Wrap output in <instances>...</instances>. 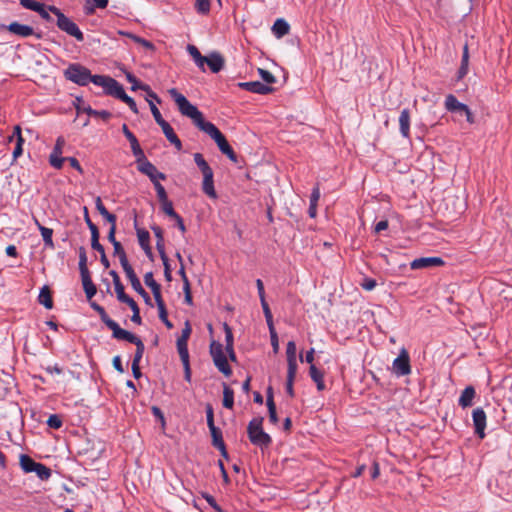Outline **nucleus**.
Masks as SVG:
<instances>
[{"mask_svg":"<svg viewBox=\"0 0 512 512\" xmlns=\"http://www.w3.org/2000/svg\"><path fill=\"white\" fill-rule=\"evenodd\" d=\"M392 370L397 377L406 376L411 373L410 356L405 348H402L398 357L393 360Z\"/></svg>","mask_w":512,"mask_h":512,"instance_id":"8","label":"nucleus"},{"mask_svg":"<svg viewBox=\"0 0 512 512\" xmlns=\"http://www.w3.org/2000/svg\"><path fill=\"white\" fill-rule=\"evenodd\" d=\"M114 288H115V292H116V295H117V299L120 302L128 304L131 301H133V299L125 293L124 286H123V284L121 282L120 283H116L114 285Z\"/></svg>","mask_w":512,"mask_h":512,"instance_id":"45","label":"nucleus"},{"mask_svg":"<svg viewBox=\"0 0 512 512\" xmlns=\"http://www.w3.org/2000/svg\"><path fill=\"white\" fill-rule=\"evenodd\" d=\"M210 433L212 436V443L213 446L217 449H219L223 456L227 457L226 447L223 441L222 432L219 428L214 427L210 428Z\"/></svg>","mask_w":512,"mask_h":512,"instance_id":"25","label":"nucleus"},{"mask_svg":"<svg viewBox=\"0 0 512 512\" xmlns=\"http://www.w3.org/2000/svg\"><path fill=\"white\" fill-rule=\"evenodd\" d=\"M81 281L83 285V289L85 291L86 297L91 299L97 293V289L95 284L93 283L90 274L81 276Z\"/></svg>","mask_w":512,"mask_h":512,"instance_id":"36","label":"nucleus"},{"mask_svg":"<svg viewBox=\"0 0 512 512\" xmlns=\"http://www.w3.org/2000/svg\"><path fill=\"white\" fill-rule=\"evenodd\" d=\"M296 344L294 341H289L286 346V357H287V370H297V358H296Z\"/></svg>","mask_w":512,"mask_h":512,"instance_id":"21","label":"nucleus"},{"mask_svg":"<svg viewBox=\"0 0 512 512\" xmlns=\"http://www.w3.org/2000/svg\"><path fill=\"white\" fill-rule=\"evenodd\" d=\"M20 465L25 472H27V473L32 472V458L29 455H26V454L21 455Z\"/></svg>","mask_w":512,"mask_h":512,"instance_id":"55","label":"nucleus"},{"mask_svg":"<svg viewBox=\"0 0 512 512\" xmlns=\"http://www.w3.org/2000/svg\"><path fill=\"white\" fill-rule=\"evenodd\" d=\"M108 82L109 83L107 84L104 92L107 95L120 99L121 101L126 103L135 114H138L139 111L135 100L126 94L123 86L112 77L110 80H108Z\"/></svg>","mask_w":512,"mask_h":512,"instance_id":"5","label":"nucleus"},{"mask_svg":"<svg viewBox=\"0 0 512 512\" xmlns=\"http://www.w3.org/2000/svg\"><path fill=\"white\" fill-rule=\"evenodd\" d=\"M194 161L198 168L200 169V171L202 172L203 177L207 175H214L213 170L208 165L207 161L204 159L201 153L194 154Z\"/></svg>","mask_w":512,"mask_h":512,"instance_id":"38","label":"nucleus"},{"mask_svg":"<svg viewBox=\"0 0 512 512\" xmlns=\"http://www.w3.org/2000/svg\"><path fill=\"white\" fill-rule=\"evenodd\" d=\"M120 35H123V36H126V37H129L130 39H132L134 42L142 45L143 47L147 48V49H152L153 48V44L144 39V38H141L135 34H132L130 32H126V31H120L119 32Z\"/></svg>","mask_w":512,"mask_h":512,"instance_id":"43","label":"nucleus"},{"mask_svg":"<svg viewBox=\"0 0 512 512\" xmlns=\"http://www.w3.org/2000/svg\"><path fill=\"white\" fill-rule=\"evenodd\" d=\"M126 78L132 84V87H131L132 90L141 89V90L147 91L148 95L151 98L155 99L158 103L161 102V100L158 98V96L154 92L150 91L149 86H147V85H140L138 83V80L136 79V77L134 75L128 73Z\"/></svg>","mask_w":512,"mask_h":512,"instance_id":"35","label":"nucleus"},{"mask_svg":"<svg viewBox=\"0 0 512 512\" xmlns=\"http://www.w3.org/2000/svg\"><path fill=\"white\" fill-rule=\"evenodd\" d=\"M126 277L128 278V280L130 281L131 283V286L132 288L138 293V292H143L144 293V288L142 287L141 285V282L140 280L138 279L137 275L135 274L134 271L131 272V274H127Z\"/></svg>","mask_w":512,"mask_h":512,"instance_id":"51","label":"nucleus"},{"mask_svg":"<svg viewBox=\"0 0 512 512\" xmlns=\"http://www.w3.org/2000/svg\"><path fill=\"white\" fill-rule=\"evenodd\" d=\"M149 106H150L151 113H152V115H153V117H154V119H155L156 123H157L159 126H161V125H163L164 123H166V122H167V121H165V120L163 119V117H162V115H161V113H160L159 109L157 108V106H156L153 102L149 101Z\"/></svg>","mask_w":512,"mask_h":512,"instance_id":"54","label":"nucleus"},{"mask_svg":"<svg viewBox=\"0 0 512 512\" xmlns=\"http://www.w3.org/2000/svg\"><path fill=\"white\" fill-rule=\"evenodd\" d=\"M79 270L81 276L90 274L87 268V255L84 247L79 248Z\"/></svg>","mask_w":512,"mask_h":512,"instance_id":"42","label":"nucleus"},{"mask_svg":"<svg viewBox=\"0 0 512 512\" xmlns=\"http://www.w3.org/2000/svg\"><path fill=\"white\" fill-rule=\"evenodd\" d=\"M271 30L273 35L280 39L289 33L290 25L285 19L279 18L274 22Z\"/></svg>","mask_w":512,"mask_h":512,"instance_id":"22","label":"nucleus"},{"mask_svg":"<svg viewBox=\"0 0 512 512\" xmlns=\"http://www.w3.org/2000/svg\"><path fill=\"white\" fill-rule=\"evenodd\" d=\"M468 71H469V50H468V46L465 45L463 48L461 65L457 72V80L463 79L468 74Z\"/></svg>","mask_w":512,"mask_h":512,"instance_id":"29","label":"nucleus"},{"mask_svg":"<svg viewBox=\"0 0 512 512\" xmlns=\"http://www.w3.org/2000/svg\"><path fill=\"white\" fill-rule=\"evenodd\" d=\"M475 397V389L472 386H467L461 393L458 403L462 408H466L472 405Z\"/></svg>","mask_w":512,"mask_h":512,"instance_id":"27","label":"nucleus"},{"mask_svg":"<svg viewBox=\"0 0 512 512\" xmlns=\"http://www.w3.org/2000/svg\"><path fill=\"white\" fill-rule=\"evenodd\" d=\"M203 498L206 502L217 512H223L221 507L217 504L215 498L210 494H204Z\"/></svg>","mask_w":512,"mask_h":512,"instance_id":"64","label":"nucleus"},{"mask_svg":"<svg viewBox=\"0 0 512 512\" xmlns=\"http://www.w3.org/2000/svg\"><path fill=\"white\" fill-rule=\"evenodd\" d=\"M66 141L63 136L56 139L52 152L49 155V164L55 169H61L66 158L62 156Z\"/></svg>","mask_w":512,"mask_h":512,"instance_id":"10","label":"nucleus"},{"mask_svg":"<svg viewBox=\"0 0 512 512\" xmlns=\"http://www.w3.org/2000/svg\"><path fill=\"white\" fill-rule=\"evenodd\" d=\"M145 284L152 290L153 296L156 299L162 298L161 296V286L154 279L152 272H147L144 275Z\"/></svg>","mask_w":512,"mask_h":512,"instance_id":"28","label":"nucleus"},{"mask_svg":"<svg viewBox=\"0 0 512 512\" xmlns=\"http://www.w3.org/2000/svg\"><path fill=\"white\" fill-rule=\"evenodd\" d=\"M266 405L268 408L270 422L276 424L278 422V417L271 388H269L267 391Z\"/></svg>","mask_w":512,"mask_h":512,"instance_id":"33","label":"nucleus"},{"mask_svg":"<svg viewBox=\"0 0 512 512\" xmlns=\"http://www.w3.org/2000/svg\"><path fill=\"white\" fill-rule=\"evenodd\" d=\"M238 86L243 90L260 95H266L273 91L271 86L266 85L260 81L239 82Z\"/></svg>","mask_w":512,"mask_h":512,"instance_id":"12","label":"nucleus"},{"mask_svg":"<svg viewBox=\"0 0 512 512\" xmlns=\"http://www.w3.org/2000/svg\"><path fill=\"white\" fill-rule=\"evenodd\" d=\"M3 28L7 29L10 33L20 37H29L32 35V27L18 22H12L8 26L3 25Z\"/></svg>","mask_w":512,"mask_h":512,"instance_id":"17","label":"nucleus"},{"mask_svg":"<svg viewBox=\"0 0 512 512\" xmlns=\"http://www.w3.org/2000/svg\"><path fill=\"white\" fill-rule=\"evenodd\" d=\"M38 302L42 304L46 309H52L53 308V299L51 295V291L48 286H43L40 289L39 295H38Z\"/></svg>","mask_w":512,"mask_h":512,"instance_id":"31","label":"nucleus"},{"mask_svg":"<svg viewBox=\"0 0 512 512\" xmlns=\"http://www.w3.org/2000/svg\"><path fill=\"white\" fill-rule=\"evenodd\" d=\"M320 199V189L318 186L314 187L311 195H310V205L308 209V214L311 218H315L317 216V204Z\"/></svg>","mask_w":512,"mask_h":512,"instance_id":"34","label":"nucleus"},{"mask_svg":"<svg viewBox=\"0 0 512 512\" xmlns=\"http://www.w3.org/2000/svg\"><path fill=\"white\" fill-rule=\"evenodd\" d=\"M234 405V391L224 384L223 389V406L227 409H232Z\"/></svg>","mask_w":512,"mask_h":512,"instance_id":"41","label":"nucleus"},{"mask_svg":"<svg viewBox=\"0 0 512 512\" xmlns=\"http://www.w3.org/2000/svg\"><path fill=\"white\" fill-rule=\"evenodd\" d=\"M400 133L404 138L410 135V113L408 109H403L399 116Z\"/></svg>","mask_w":512,"mask_h":512,"instance_id":"24","label":"nucleus"},{"mask_svg":"<svg viewBox=\"0 0 512 512\" xmlns=\"http://www.w3.org/2000/svg\"><path fill=\"white\" fill-rule=\"evenodd\" d=\"M136 162L138 164V170L148 176L153 184L166 179L165 174L158 171L155 165L147 160L145 156L144 158L136 159Z\"/></svg>","mask_w":512,"mask_h":512,"instance_id":"9","label":"nucleus"},{"mask_svg":"<svg viewBox=\"0 0 512 512\" xmlns=\"http://www.w3.org/2000/svg\"><path fill=\"white\" fill-rule=\"evenodd\" d=\"M107 327L112 330L113 338L117 340H125L129 343H133L138 337L133 333L122 329L116 321L110 322Z\"/></svg>","mask_w":512,"mask_h":512,"instance_id":"13","label":"nucleus"},{"mask_svg":"<svg viewBox=\"0 0 512 512\" xmlns=\"http://www.w3.org/2000/svg\"><path fill=\"white\" fill-rule=\"evenodd\" d=\"M203 132L208 134L216 142L219 150L223 154H225L231 161L237 162V155L234 150L227 142L225 136L213 123L206 125V129Z\"/></svg>","mask_w":512,"mask_h":512,"instance_id":"4","label":"nucleus"},{"mask_svg":"<svg viewBox=\"0 0 512 512\" xmlns=\"http://www.w3.org/2000/svg\"><path fill=\"white\" fill-rule=\"evenodd\" d=\"M210 354L217 369L225 376H230L232 370L224 353L223 345L219 342L213 341L210 345Z\"/></svg>","mask_w":512,"mask_h":512,"instance_id":"7","label":"nucleus"},{"mask_svg":"<svg viewBox=\"0 0 512 512\" xmlns=\"http://www.w3.org/2000/svg\"><path fill=\"white\" fill-rule=\"evenodd\" d=\"M91 308L96 311L98 313V315L100 316L101 318V321L107 326L110 322L113 321V319H111L108 314L106 313L105 309L97 304L96 302H91Z\"/></svg>","mask_w":512,"mask_h":512,"instance_id":"46","label":"nucleus"},{"mask_svg":"<svg viewBox=\"0 0 512 512\" xmlns=\"http://www.w3.org/2000/svg\"><path fill=\"white\" fill-rule=\"evenodd\" d=\"M122 132L130 143L131 150L136 159L144 158V152L136 138L126 124L122 125Z\"/></svg>","mask_w":512,"mask_h":512,"instance_id":"15","label":"nucleus"},{"mask_svg":"<svg viewBox=\"0 0 512 512\" xmlns=\"http://www.w3.org/2000/svg\"><path fill=\"white\" fill-rule=\"evenodd\" d=\"M309 375L311 379L316 383L317 390L323 391L326 386L324 383V375L315 365H310Z\"/></svg>","mask_w":512,"mask_h":512,"instance_id":"30","label":"nucleus"},{"mask_svg":"<svg viewBox=\"0 0 512 512\" xmlns=\"http://www.w3.org/2000/svg\"><path fill=\"white\" fill-rule=\"evenodd\" d=\"M263 418H253L247 427L249 440L252 444L259 447H267L271 444L272 439L268 433L263 430Z\"/></svg>","mask_w":512,"mask_h":512,"instance_id":"3","label":"nucleus"},{"mask_svg":"<svg viewBox=\"0 0 512 512\" xmlns=\"http://www.w3.org/2000/svg\"><path fill=\"white\" fill-rule=\"evenodd\" d=\"M297 370H287L286 392L290 397L294 396L293 383Z\"/></svg>","mask_w":512,"mask_h":512,"instance_id":"48","label":"nucleus"},{"mask_svg":"<svg viewBox=\"0 0 512 512\" xmlns=\"http://www.w3.org/2000/svg\"><path fill=\"white\" fill-rule=\"evenodd\" d=\"M132 344H134L136 346V352H135L132 363L139 364L143 357L145 346L139 337Z\"/></svg>","mask_w":512,"mask_h":512,"instance_id":"47","label":"nucleus"},{"mask_svg":"<svg viewBox=\"0 0 512 512\" xmlns=\"http://www.w3.org/2000/svg\"><path fill=\"white\" fill-rule=\"evenodd\" d=\"M258 72L262 80L265 82L264 84L269 85L275 83L276 78L271 72L261 68L258 69Z\"/></svg>","mask_w":512,"mask_h":512,"instance_id":"56","label":"nucleus"},{"mask_svg":"<svg viewBox=\"0 0 512 512\" xmlns=\"http://www.w3.org/2000/svg\"><path fill=\"white\" fill-rule=\"evenodd\" d=\"M34 474L41 481H47L52 476V470L44 464L34 461Z\"/></svg>","mask_w":512,"mask_h":512,"instance_id":"37","label":"nucleus"},{"mask_svg":"<svg viewBox=\"0 0 512 512\" xmlns=\"http://www.w3.org/2000/svg\"><path fill=\"white\" fill-rule=\"evenodd\" d=\"M472 419L474 424L475 434L483 439L485 437L486 428V413L480 407L473 410Z\"/></svg>","mask_w":512,"mask_h":512,"instance_id":"11","label":"nucleus"},{"mask_svg":"<svg viewBox=\"0 0 512 512\" xmlns=\"http://www.w3.org/2000/svg\"><path fill=\"white\" fill-rule=\"evenodd\" d=\"M161 207L164 213L171 218H175L177 215H179L178 213L175 212L173 204L170 200L162 202Z\"/></svg>","mask_w":512,"mask_h":512,"instance_id":"57","label":"nucleus"},{"mask_svg":"<svg viewBox=\"0 0 512 512\" xmlns=\"http://www.w3.org/2000/svg\"><path fill=\"white\" fill-rule=\"evenodd\" d=\"M119 262L125 272V274H131L133 270L132 266L130 265L128 259H127V255L126 254H123L121 257H119Z\"/></svg>","mask_w":512,"mask_h":512,"instance_id":"62","label":"nucleus"},{"mask_svg":"<svg viewBox=\"0 0 512 512\" xmlns=\"http://www.w3.org/2000/svg\"><path fill=\"white\" fill-rule=\"evenodd\" d=\"M137 236H138V242L141 248L147 247L150 245V234L145 229H138L137 230Z\"/></svg>","mask_w":512,"mask_h":512,"instance_id":"49","label":"nucleus"},{"mask_svg":"<svg viewBox=\"0 0 512 512\" xmlns=\"http://www.w3.org/2000/svg\"><path fill=\"white\" fill-rule=\"evenodd\" d=\"M108 0H87V5L90 6V10L95 8L104 9L108 6Z\"/></svg>","mask_w":512,"mask_h":512,"instance_id":"60","label":"nucleus"},{"mask_svg":"<svg viewBox=\"0 0 512 512\" xmlns=\"http://www.w3.org/2000/svg\"><path fill=\"white\" fill-rule=\"evenodd\" d=\"M444 105L447 111L459 114H462L468 108L466 104L459 102L453 94L446 96Z\"/></svg>","mask_w":512,"mask_h":512,"instance_id":"16","label":"nucleus"},{"mask_svg":"<svg viewBox=\"0 0 512 512\" xmlns=\"http://www.w3.org/2000/svg\"><path fill=\"white\" fill-rule=\"evenodd\" d=\"M167 140L175 146V148L179 151L182 149V143L173 128L170 126L168 122L164 123L160 126Z\"/></svg>","mask_w":512,"mask_h":512,"instance_id":"23","label":"nucleus"},{"mask_svg":"<svg viewBox=\"0 0 512 512\" xmlns=\"http://www.w3.org/2000/svg\"><path fill=\"white\" fill-rule=\"evenodd\" d=\"M214 175H207L203 177L202 190L211 199L217 198V193L214 188Z\"/></svg>","mask_w":512,"mask_h":512,"instance_id":"32","label":"nucleus"},{"mask_svg":"<svg viewBox=\"0 0 512 512\" xmlns=\"http://www.w3.org/2000/svg\"><path fill=\"white\" fill-rule=\"evenodd\" d=\"M223 330L225 332V343H226L225 348L231 349V347H233V345H234V337H233L232 329L230 328V326L227 323H224Z\"/></svg>","mask_w":512,"mask_h":512,"instance_id":"53","label":"nucleus"},{"mask_svg":"<svg viewBox=\"0 0 512 512\" xmlns=\"http://www.w3.org/2000/svg\"><path fill=\"white\" fill-rule=\"evenodd\" d=\"M77 112L78 113H86L88 114L89 116H92V117H96V118H101L105 121L109 120L112 116V114L107 111V110H95L93 108H91V106L89 105H81V106H77Z\"/></svg>","mask_w":512,"mask_h":512,"instance_id":"19","label":"nucleus"},{"mask_svg":"<svg viewBox=\"0 0 512 512\" xmlns=\"http://www.w3.org/2000/svg\"><path fill=\"white\" fill-rule=\"evenodd\" d=\"M34 224L37 225L38 229L41 232L45 247L49 248V249H54V242L52 239L53 230L51 228L42 226L35 218H34Z\"/></svg>","mask_w":512,"mask_h":512,"instance_id":"26","label":"nucleus"},{"mask_svg":"<svg viewBox=\"0 0 512 512\" xmlns=\"http://www.w3.org/2000/svg\"><path fill=\"white\" fill-rule=\"evenodd\" d=\"M153 185H154L155 190L157 192V197H158L160 203L169 200L168 196H167V193H166V190H165L164 186L160 182H157V183H155Z\"/></svg>","mask_w":512,"mask_h":512,"instance_id":"58","label":"nucleus"},{"mask_svg":"<svg viewBox=\"0 0 512 512\" xmlns=\"http://www.w3.org/2000/svg\"><path fill=\"white\" fill-rule=\"evenodd\" d=\"M177 350L182 362H187L189 359V352L187 347V341L178 338L177 340Z\"/></svg>","mask_w":512,"mask_h":512,"instance_id":"44","label":"nucleus"},{"mask_svg":"<svg viewBox=\"0 0 512 512\" xmlns=\"http://www.w3.org/2000/svg\"><path fill=\"white\" fill-rule=\"evenodd\" d=\"M155 301H156V304H157L160 320L165 324V326L168 329H171L173 327V324L168 319L167 310H166V307H165L163 299L159 298V299H156Z\"/></svg>","mask_w":512,"mask_h":512,"instance_id":"40","label":"nucleus"},{"mask_svg":"<svg viewBox=\"0 0 512 512\" xmlns=\"http://www.w3.org/2000/svg\"><path fill=\"white\" fill-rule=\"evenodd\" d=\"M99 236L100 235H96V236H92L91 237V247L96 250L97 252L101 254H104L105 253V250H104V247L100 244L99 242Z\"/></svg>","mask_w":512,"mask_h":512,"instance_id":"63","label":"nucleus"},{"mask_svg":"<svg viewBox=\"0 0 512 512\" xmlns=\"http://www.w3.org/2000/svg\"><path fill=\"white\" fill-rule=\"evenodd\" d=\"M64 77L79 85L86 86L92 82L96 86L102 87L104 90L111 79L110 76L105 75H92L90 70L79 63H71L63 72Z\"/></svg>","mask_w":512,"mask_h":512,"instance_id":"1","label":"nucleus"},{"mask_svg":"<svg viewBox=\"0 0 512 512\" xmlns=\"http://www.w3.org/2000/svg\"><path fill=\"white\" fill-rule=\"evenodd\" d=\"M55 9H57L55 6L46 5L44 3L34 1V12H37L47 22L54 21L50 13L55 15Z\"/></svg>","mask_w":512,"mask_h":512,"instance_id":"18","label":"nucleus"},{"mask_svg":"<svg viewBox=\"0 0 512 512\" xmlns=\"http://www.w3.org/2000/svg\"><path fill=\"white\" fill-rule=\"evenodd\" d=\"M168 93L175 101L179 112L183 116L190 118L201 131L206 129V125H210L212 123L205 121L202 112L199 111L195 105L190 103L183 94L179 93L176 88L169 89Z\"/></svg>","mask_w":512,"mask_h":512,"instance_id":"2","label":"nucleus"},{"mask_svg":"<svg viewBox=\"0 0 512 512\" xmlns=\"http://www.w3.org/2000/svg\"><path fill=\"white\" fill-rule=\"evenodd\" d=\"M84 210H85V222L91 232V237L99 235V230H98L97 226L91 221V219L88 215L87 208H85Z\"/></svg>","mask_w":512,"mask_h":512,"instance_id":"61","label":"nucleus"},{"mask_svg":"<svg viewBox=\"0 0 512 512\" xmlns=\"http://www.w3.org/2000/svg\"><path fill=\"white\" fill-rule=\"evenodd\" d=\"M207 58L208 60L206 61V64L213 73H218L223 69L224 59L219 53L212 52L207 56Z\"/></svg>","mask_w":512,"mask_h":512,"instance_id":"20","label":"nucleus"},{"mask_svg":"<svg viewBox=\"0 0 512 512\" xmlns=\"http://www.w3.org/2000/svg\"><path fill=\"white\" fill-rule=\"evenodd\" d=\"M195 9L199 14H208L210 11V0H196Z\"/></svg>","mask_w":512,"mask_h":512,"instance_id":"50","label":"nucleus"},{"mask_svg":"<svg viewBox=\"0 0 512 512\" xmlns=\"http://www.w3.org/2000/svg\"><path fill=\"white\" fill-rule=\"evenodd\" d=\"M127 305L131 308V310L133 312L132 317H131V321L136 323V324H138V325L141 324L142 320H141V317H140V309H139L137 303L133 300L130 303H128Z\"/></svg>","mask_w":512,"mask_h":512,"instance_id":"52","label":"nucleus"},{"mask_svg":"<svg viewBox=\"0 0 512 512\" xmlns=\"http://www.w3.org/2000/svg\"><path fill=\"white\" fill-rule=\"evenodd\" d=\"M46 423L50 428L53 429H59L62 426V420L56 414L50 415Z\"/></svg>","mask_w":512,"mask_h":512,"instance_id":"59","label":"nucleus"},{"mask_svg":"<svg viewBox=\"0 0 512 512\" xmlns=\"http://www.w3.org/2000/svg\"><path fill=\"white\" fill-rule=\"evenodd\" d=\"M16 137V146L13 150V158L16 159L23 153L22 145L24 143V139L21 135V128L19 126L14 127L13 135L11 138Z\"/></svg>","mask_w":512,"mask_h":512,"instance_id":"39","label":"nucleus"},{"mask_svg":"<svg viewBox=\"0 0 512 512\" xmlns=\"http://www.w3.org/2000/svg\"><path fill=\"white\" fill-rule=\"evenodd\" d=\"M443 264H444V261L440 257H421V258L414 259L411 262L410 267L413 270H417V269H423V268H428V267L441 266Z\"/></svg>","mask_w":512,"mask_h":512,"instance_id":"14","label":"nucleus"},{"mask_svg":"<svg viewBox=\"0 0 512 512\" xmlns=\"http://www.w3.org/2000/svg\"><path fill=\"white\" fill-rule=\"evenodd\" d=\"M56 25L69 36L74 37L77 41L82 42L84 35L77 24L69 17L65 16L59 9H55Z\"/></svg>","mask_w":512,"mask_h":512,"instance_id":"6","label":"nucleus"}]
</instances>
